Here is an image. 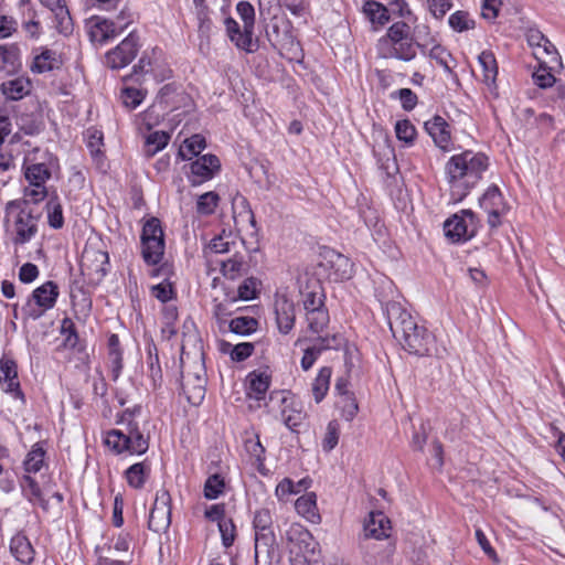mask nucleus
<instances>
[{
  "label": "nucleus",
  "instance_id": "f257e3e1",
  "mask_svg": "<svg viewBox=\"0 0 565 565\" xmlns=\"http://www.w3.org/2000/svg\"><path fill=\"white\" fill-rule=\"evenodd\" d=\"M489 167V158L482 152L466 150L454 154L444 168L450 198L455 203L462 201L482 179Z\"/></svg>",
  "mask_w": 565,
  "mask_h": 565
},
{
  "label": "nucleus",
  "instance_id": "f03ea898",
  "mask_svg": "<svg viewBox=\"0 0 565 565\" xmlns=\"http://www.w3.org/2000/svg\"><path fill=\"white\" fill-rule=\"evenodd\" d=\"M385 312L394 338L405 350L418 355L429 354L434 337L426 328L418 326L399 302H387Z\"/></svg>",
  "mask_w": 565,
  "mask_h": 565
},
{
  "label": "nucleus",
  "instance_id": "7ed1b4c3",
  "mask_svg": "<svg viewBox=\"0 0 565 565\" xmlns=\"http://www.w3.org/2000/svg\"><path fill=\"white\" fill-rule=\"evenodd\" d=\"M40 214L26 200H12L4 207V225L17 248L29 243L39 231Z\"/></svg>",
  "mask_w": 565,
  "mask_h": 565
},
{
  "label": "nucleus",
  "instance_id": "20e7f679",
  "mask_svg": "<svg viewBox=\"0 0 565 565\" xmlns=\"http://www.w3.org/2000/svg\"><path fill=\"white\" fill-rule=\"evenodd\" d=\"M134 413L125 411L121 415V424H126L125 430L113 429L107 433L105 444L116 454L128 451L131 455H142L149 448V440L140 431L138 423L132 420Z\"/></svg>",
  "mask_w": 565,
  "mask_h": 565
},
{
  "label": "nucleus",
  "instance_id": "39448f33",
  "mask_svg": "<svg viewBox=\"0 0 565 565\" xmlns=\"http://www.w3.org/2000/svg\"><path fill=\"white\" fill-rule=\"evenodd\" d=\"M58 297V288L55 282L46 281L32 292V298L22 307L26 319L36 320L44 312L54 307Z\"/></svg>",
  "mask_w": 565,
  "mask_h": 565
},
{
  "label": "nucleus",
  "instance_id": "423d86ee",
  "mask_svg": "<svg viewBox=\"0 0 565 565\" xmlns=\"http://www.w3.org/2000/svg\"><path fill=\"white\" fill-rule=\"evenodd\" d=\"M108 254L95 244H87L81 257V271L92 282L100 281L107 271Z\"/></svg>",
  "mask_w": 565,
  "mask_h": 565
},
{
  "label": "nucleus",
  "instance_id": "0eeeda50",
  "mask_svg": "<svg viewBox=\"0 0 565 565\" xmlns=\"http://www.w3.org/2000/svg\"><path fill=\"white\" fill-rule=\"evenodd\" d=\"M139 50V38L131 32L115 49L106 54V65L113 70L127 66L136 57Z\"/></svg>",
  "mask_w": 565,
  "mask_h": 565
},
{
  "label": "nucleus",
  "instance_id": "6e6552de",
  "mask_svg": "<svg viewBox=\"0 0 565 565\" xmlns=\"http://www.w3.org/2000/svg\"><path fill=\"white\" fill-rule=\"evenodd\" d=\"M445 235L454 243L467 241L475 234V214L470 210H462L461 214H455L444 225Z\"/></svg>",
  "mask_w": 565,
  "mask_h": 565
},
{
  "label": "nucleus",
  "instance_id": "1a4fd4ad",
  "mask_svg": "<svg viewBox=\"0 0 565 565\" xmlns=\"http://www.w3.org/2000/svg\"><path fill=\"white\" fill-rule=\"evenodd\" d=\"M170 494L162 489L157 492L153 505L150 510L148 527L149 530L161 533L164 532L171 523Z\"/></svg>",
  "mask_w": 565,
  "mask_h": 565
},
{
  "label": "nucleus",
  "instance_id": "9d476101",
  "mask_svg": "<svg viewBox=\"0 0 565 565\" xmlns=\"http://www.w3.org/2000/svg\"><path fill=\"white\" fill-rule=\"evenodd\" d=\"M480 206L488 213V223L491 227H498L501 224L500 218L508 210L497 185L488 188L480 199Z\"/></svg>",
  "mask_w": 565,
  "mask_h": 565
},
{
  "label": "nucleus",
  "instance_id": "9b49d317",
  "mask_svg": "<svg viewBox=\"0 0 565 565\" xmlns=\"http://www.w3.org/2000/svg\"><path fill=\"white\" fill-rule=\"evenodd\" d=\"M182 390L188 397V401L194 405H199L205 396L206 379L204 376L203 366L198 365V372L185 373L182 371Z\"/></svg>",
  "mask_w": 565,
  "mask_h": 565
},
{
  "label": "nucleus",
  "instance_id": "f8f14e48",
  "mask_svg": "<svg viewBox=\"0 0 565 565\" xmlns=\"http://www.w3.org/2000/svg\"><path fill=\"white\" fill-rule=\"evenodd\" d=\"M280 554L275 535L255 536V564L278 565Z\"/></svg>",
  "mask_w": 565,
  "mask_h": 565
},
{
  "label": "nucleus",
  "instance_id": "ddd939ff",
  "mask_svg": "<svg viewBox=\"0 0 565 565\" xmlns=\"http://www.w3.org/2000/svg\"><path fill=\"white\" fill-rule=\"evenodd\" d=\"M379 55L383 58H398L405 62L416 56V49L412 38L390 44L388 41H379Z\"/></svg>",
  "mask_w": 565,
  "mask_h": 565
},
{
  "label": "nucleus",
  "instance_id": "4468645a",
  "mask_svg": "<svg viewBox=\"0 0 565 565\" xmlns=\"http://www.w3.org/2000/svg\"><path fill=\"white\" fill-rule=\"evenodd\" d=\"M124 26H117L115 22L99 17L89 21V39L93 43L105 44L121 33Z\"/></svg>",
  "mask_w": 565,
  "mask_h": 565
},
{
  "label": "nucleus",
  "instance_id": "2eb2a0df",
  "mask_svg": "<svg viewBox=\"0 0 565 565\" xmlns=\"http://www.w3.org/2000/svg\"><path fill=\"white\" fill-rule=\"evenodd\" d=\"M221 163L216 156L204 154L191 164V182L193 185L200 184L214 177L220 170Z\"/></svg>",
  "mask_w": 565,
  "mask_h": 565
},
{
  "label": "nucleus",
  "instance_id": "dca6fc26",
  "mask_svg": "<svg viewBox=\"0 0 565 565\" xmlns=\"http://www.w3.org/2000/svg\"><path fill=\"white\" fill-rule=\"evenodd\" d=\"M391 530V521L383 512H371L363 526L364 537L377 541L388 539Z\"/></svg>",
  "mask_w": 565,
  "mask_h": 565
},
{
  "label": "nucleus",
  "instance_id": "f3484780",
  "mask_svg": "<svg viewBox=\"0 0 565 565\" xmlns=\"http://www.w3.org/2000/svg\"><path fill=\"white\" fill-rule=\"evenodd\" d=\"M276 322L279 331L284 334L290 332L295 324V305L286 296H277L274 303Z\"/></svg>",
  "mask_w": 565,
  "mask_h": 565
},
{
  "label": "nucleus",
  "instance_id": "a211bd4d",
  "mask_svg": "<svg viewBox=\"0 0 565 565\" xmlns=\"http://www.w3.org/2000/svg\"><path fill=\"white\" fill-rule=\"evenodd\" d=\"M425 129L433 138L435 145L443 151H450L452 149L449 125L443 117L435 116L426 121Z\"/></svg>",
  "mask_w": 565,
  "mask_h": 565
},
{
  "label": "nucleus",
  "instance_id": "6ab92c4d",
  "mask_svg": "<svg viewBox=\"0 0 565 565\" xmlns=\"http://www.w3.org/2000/svg\"><path fill=\"white\" fill-rule=\"evenodd\" d=\"M226 33L230 40L236 45V47L252 53L258 49V44L253 40V32H247V29L241 30L238 23L233 18L225 19Z\"/></svg>",
  "mask_w": 565,
  "mask_h": 565
},
{
  "label": "nucleus",
  "instance_id": "aec40b11",
  "mask_svg": "<svg viewBox=\"0 0 565 565\" xmlns=\"http://www.w3.org/2000/svg\"><path fill=\"white\" fill-rule=\"evenodd\" d=\"M55 18V28L60 33L68 34L73 30V22L65 0H39Z\"/></svg>",
  "mask_w": 565,
  "mask_h": 565
},
{
  "label": "nucleus",
  "instance_id": "412c9836",
  "mask_svg": "<svg viewBox=\"0 0 565 565\" xmlns=\"http://www.w3.org/2000/svg\"><path fill=\"white\" fill-rule=\"evenodd\" d=\"M395 544L386 542L385 544L374 543L367 546L365 562L369 565H392Z\"/></svg>",
  "mask_w": 565,
  "mask_h": 565
},
{
  "label": "nucleus",
  "instance_id": "4be33fe9",
  "mask_svg": "<svg viewBox=\"0 0 565 565\" xmlns=\"http://www.w3.org/2000/svg\"><path fill=\"white\" fill-rule=\"evenodd\" d=\"M31 89V81L23 76L4 81L0 86L2 95L9 100H20L28 96Z\"/></svg>",
  "mask_w": 565,
  "mask_h": 565
},
{
  "label": "nucleus",
  "instance_id": "5701e85b",
  "mask_svg": "<svg viewBox=\"0 0 565 565\" xmlns=\"http://www.w3.org/2000/svg\"><path fill=\"white\" fill-rule=\"evenodd\" d=\"M10 552L22 565H30L33 562L35 555V551L31 542L22 533H18L11 539Z\"/></svg>",
  "mask_w": 565,
  "mask_h": 565
},
{
  "label": "nucleus",
  "instance_id": "b1692460",
  "mask_svg": "<svg viewBox=\"0 0 565 565\" xmlns=\"http://www.w3.org/2000/svg\"><path fill=\"white\" fill-rule=\"evenodd\" d=\"M295 509L298 514L312 523H318L320 521V514L317 507V495L315 492H308L298 498L295 502Z\"/></svg>",
  "mask_w": 565,
  "mask_h": 565
},
{
  "label": "nucleus",
  "instance_id": "393cba45",
  "mask_svg": "<svg viewBox=\"0 0 565 565\" xmlns=\"http://www.w3.org/2000/svg\"><path fill=\"white\" fill-rule=\"evenodd\" d=\"M247 396L256 401H262L265 398L269 388L270 379L265 373L252 372L247 376Z\"/></svg>",
  "mask_w": 565,
  "mask_h": 565
},
{
  "label": "nucleus",
  "instance_id": "a878e982",
  "mask_svg": "<svg viewBox=\"0 0 565 565\" xmlns=\"http://www.w3.org/2000/svg\"><path fill=\"white\" fill-rule=\"evenodd\" d=\"M282 403L285 404L281 411L282 420L289 429L296 430L303 424L307 415L292 399L284 397Z\"/></svg>",
  "mask_w": 565,
  "mask_h": 565
},
{
  "label": "nucleus",
  "instance_id": "bb28decb",
  "mask_svg": "<svg viewBox=\"0 0 565 565\" xmlns=\"http://www.w3.org/2000/svg\"><path fill=\"white\" fill-rule=\"evenodd\" d=\"M221 264L222 273L228 279H236L248 269L246 256L244 254L235 253L233 257L223 260Z\"/></svg>",
  "mask_w": 565,
  "mask_h": 565
},
{
  "label": "nucleus",
  "instance_id": "cd10ccee",
  "mask_svg": "<svg viewBox=\"0 0 565 565\" xmlns=\"http://www.w3.org/2000/svg\"><path fill=\"white\" fill-rule=\"evenodd\" d=\"M142 257L148 265H157L161 262L164 253V239L141 241Z\"/></svg>",
  "mask_w": 565,
  "mask_h": 565
},
{
  "label": "nucleus",
  "instance_id": "c85d7f7f",
  "mask_svg": "<svg viewBox=\"0 0 565 565\" xmlns=\"http://www.w3.org/2000/svg\"><path fill=\"white\" fill-rule=\"evenodd\" d=\"M163 115L164 109L162 105L153 104L137 117V125L139 129L149 131L161 122Z\"/></svg>",
  "mask_w": 565,
  "mask_h": 565
},
{
  "label": "nucleus",
  "instance_id": "c756f323",
  "mask_svg": "<svg viewBox=\"0 0 565 565\" xmlns=\"http://www.w3.org/2000/svg\"><path fill=\"white\" fill-rule=\"evenodd\" d=\"M478 63L482 71V81L487 85H493L498 75V65L492 52L483 51L478 56Z\"/></svg>",
  "mask_w": 565,
  "mask_h": 565
},
{
  "label": "nucleus",
  "instance_id": "7c9ffc66",
  "mask_svg": "<svg viewBox=\"0 0 565 565\" xmlns=\"http://www.w3.org/2000/svg\"><path fill=\"white\" fill-rule=\"evenodd\" d=\"M150 473V466L146 462H138L130 466L126 472V479L130 487L140 489L143 487L148 476Z\"/></svg>",
  "mask_w": 565,
  "mask_h": 565
},
{
  "label": "nucleus",
  "instance_id": "2f4dec72",
  "mask_svg": "<svg viewBox=\"0 0 565 565\" xmlns=\"http://www.w3.org/2000/svg\"><path fill=\"white\" fill-rule=\"evenodd\" d=\"M431 60H435L448 74H452V70L456 66V61L452 55L438 43L431 45L426 50Z\"/></svg>",
  "mask_w": 565,
  "mask_h": 565
},
{
  "label": "nucleus",
  "instance_id": "473e14b6",
  "mask_svg": "<svg viewBox=\"0 0 565 565\" xmlns=\"http://www.w3.org/2000/svg\"><path fill=\"white\" fill-rule=\"evenodd\" d=\"M331 374V369L328 366H323L320 369L317 377L315 379L311 390L315 401L317 403H320L324 398L329 390Z\"/></svg>",
  "mask_w": 565,
  "mask_h": 565
},
{
  "label": "nucleus",
  "instance_id": "72a5a7b5",
  "mask_svg": "<svg viewBox=\"0 0 565 565\" xmlns=\"http://www.w3.org/2000/svg\"><path fill=\"white\" fill-rule=\"evenodd\" d=\"M24 175L30 185H45L51 178V171L44 163H33L25 168Z\"/></svg>",
  "mask_w": 565,
  "mask_h": 565
},
{
  "label": "nucleus",
  "instance_id": "f704fd0d",
  "mask_svg": "<svg viewBox=\"0 0 565 565\" xmlns=\"http://www.w3.org/2000/svg\"><path fill=\"white\" fill-rule=\"evenodd\" d=\"M330 348H332V345L330 344L329 339H327V338L318 339V343H315L313 345H311L305 350L302 359H301L302 370L308 371L313 365V363L316 362V360L320 355V353L323 350L330 349Z\"/></svg>",
  "mask_w": 565,
  "mask_h": 565
},
{
  "label": "nucleus",
  "instance_id": "c9c22d12",
  "mask_svg": "<svg viewBox=\"0 0 565 565\" xmlns=\"http://www.w3.org/2000/svg\"><path fill=\"white\" fill-rule=\"evenodd\" d=\"M205 146V138L202 135H193L183 141L179 154L182 159L190 160L192 157L198 156Z\"/></svg>",
  "mask_w": 565,
  "mask_h": 565
},
{
  "label": "nucleus",
  "instance_id": "e433bc0d",
  "mask_svg": "<svg viewBox=\"0 0 565 565\" xmlns=\"http://www.w3.org/2000/svg\"><path fill=\"white\" fill-rule=\"evenodd\" d=\"M244 447L246 452L249 455L250 459L259 467L264 465L265 461V447L262 445L259 440V436L254 434L253 436L245 439Z\"/></svg>",
  "mask_w": 565,
  "mask_h": 565
},
{
  "label": "nucleus",
  "instance_id": "4c0bfd02",
  "mask_svg": "<svg viewBox=\"0 0 565 565\" xmlns=\"http://www.w3.org/2000/svg\"><path fill=\"white\" fill-rule=\"evenodd\" d=\"M56 64L57 60L55 54L50 50H45L34 57L31 71L33 73L42 74L52 71Z\"/></svg>",
  "mask_w": 565,
  "mask_h": 565
},
{
  "label": "nucleus",
  "instance_id": "58836bf2",
  "mask_svg": "<svg viewBox=\"0 0 565 565\" xmlns=\"http://www.w3.org/2000/svg\"><path fill=\"white\" fill-rule=\"evenodd\" d=\"M273 519L268 509H260L254 515L255 536L274 535Z\"/></svg>",
  "mask_w": 565,
  "mask_h": 565
},
{
  "label": "nucleus",
  "instance_id": "ea45409f",
  "mask_svg": "<svg viewBox=\"0 0 565 565\" xmlns=\"http://www.w3.org/2000/svg\"><path fill=\"white\" fill-rule=\"evenodd\" d=\"M332 268H334L335 279L345 280L352 276V264L344 255L334 253L330 260Z\"/></svg>",
  "mask_w": 565,
  "mask_h": 565
},
{
  "label": "nucleus",
  "instance_id": "a19ab883",
  "mask_svg": "<svg viewBox=\"0 0 565 565\" xmlns=\"http://www.w3.org/2000/svg\"><path fill=\"white\" fill-rule=\"evenodd\" d=\"M170 136L164 131H153L146 138V152L148 156H154L162 150L169 142Z\"/></svg>",
  "mask_w": 565,
  "mask_h": 565
},
{
  "label": "nucleus",
  "instance_id": "79ce46f5",
  "mask_svg": "<svg viewBox=\"0 0 565 565\" xmlns=\"http://www.w3.org/2000/svg\"><path fill=\"white\" fill-rule=\"evenodd\" d=\"M22 488L30 502L39 503L43 509L47 508L46 502L42 498L41 489L32 477H23Z\"/></svg>",
  "mask_w": 565,
  "mask_h": 565
},
{
  "label": "nucleus",
  "instance_id": "37998d69",
  "mask_svg": "<svg viewBox=\"0 0 565 565\" xmlns=\"http://www.w3.org/2000/svg\"><path fill=\"white\" fill-rule=\"evenodd\" d=\"M258 322L252 317H237L231 320L230 329L239 335H247L256 331Z\"/></svg>",
  "mask_w": 565,
  "mask_h": 565
},
{
  "label": "nucleus",
  "instance_id": "c03bdc74",
  "mask_svg": "<svg viewBox=\"0 0 565 565\" xmlns=\"http://www.w3.org/2000/svg\"><path fill=\"white\" fill-rule=\"evenodd\" d=\"M363 10L373 23L383 25L388 21L387 9L376 1L365 2Z\"/></svg>",
  "mask_w": 565,
  "mask_h": 565
},
{
  "label": "nucleus",
  "instance_id": "a18cd8bd",
  "mask_svg": "<svg viewBox=\"0 0 565 565\" xmlns=\"http://www.w3.org/2000/svg\"><path fill=\"white\" fill-rule=\"evenodd\" d=\"M306 319L309 329L313 333H319L327 326L329 321V315L326 308L312 310L306 313Z\"/></svg>",
  "mask_w": 565,
  "mask_h": 565
},
{
  "label": "nucleus",
  "instance_id": "49530a36",
  "mask_svg": "<svg viewBox=\"0 0 565 565\" xmlns=\"http://www.w3.org/2000/svg\"><path fill=\"white\" fill-rule=\"evenodd\" d=\"M220 201V196L215 192H206L198 198L196 212L203 215L214 213Z\"/></svg>",
  "mask_w": 565,
  "mask_h": 565
},
{
  "label": "nucleus",
  "instance_id": "de8ad7c7",
  "mask_svg": "<svg viewBox=\"0 0 565 565\" xmlns=\"http://www.w3.org/2000/svg\"><path fill=\"white\" fill-rule=\"evenodd\" d=\"M224 479L215 473L207 478L204 484V497L209 500L217 499L224 491Z\"/></svg>",
  "mask_w": 565,
  "mask_h": 565
},
{
  "label": "nucleus",
  "instance_id": "09e8293b",
  "mask_svg": "<svg viewBox=\"0 0 565 565\" xmlns=\"http://www.w3.org/2000/svg\"><path fill=\"white\" fill-rule=\"evenodd\" d=\"M449 25L457 32H465L475 28V21L466 11H456L449 17Z\"/></svg>",
  "mask_w": 565,
  "mask_h": 565
},
{
  "label": "nucleus",
  "instance_id": "8fccbe9b",
  "mask_svg": "<svg viewBox=\"0 0 565 565\" xmlns=\"http://www.w3.org/2000/svg\"><path fill=\"white\" fill-rule=\"evenodd\" d=\"M409 36V26L405 22H395L393 23L386 33V36L381 39L380 41H388L390 44L403 41L408 39Z\"/></svg>",
  "mask_w": 565,
  "mask_h": 565
},
{
  "label": "nucleus",
  "instance_id": "3c124183",
  "mask_svg": "<svg viewBox=\"0 0 565 565\" xmlns=\"http://www.w3.org/2000/svg\"><path fill=\"white\" fill-rule=\"evenodd\" d=\"M44 450L39 445L33 446L31 451L28 454L24 461V468L26 472H38L43 466Z\"/></svg>",
  "mask_w": 565,
  "mask_h": 565
},
{
  "label": "nucleus",
  "instance_id": "603ef678",
  "mask_svg": "<svg viewBox=\"0 0 565 565\" xmlns=\"http://www.w3.org/2000/svg\"><path fill=\"white\" fill-rule=\"evenodd\" d=\"M236 10L243 21L244 29H247V32H254V24H255L254 7L247 1H241L237 3Z\"/></svg>",
  "mask_w": 565,
  "mask_h": 565
},
{
  "label": "nucleus",
  "instance_id": "864d4df0",
  "mask_svg": "<svg viewBox=\"0 0 565 565\" xmlns=\"http://www.w3.org/2000/svg\"><path fill=\"white\" fill-rule=\"evenodd\" d=\"M17 124L19 129L29 136L39 134L42 128V122L32 114L20 116Z\"/></svg>",
  "mask_w": 565,
  "mask_h": 565
},
{
  "label": "nucleus",
  "instance_id": "5fc2aeb1",
  "mask_svg": "<svg viewBox=\"0 0 565 565\" xmlns=\"http://www.w3.org/2000/svg\"><path fill=\"white\" fill-rule=\"evenodd\" d=\"M395 134L398 140L409 145L416 137V129L409 120H398L395 125Z\"/></svg>",
  "mask_w": 565,
  "mask_h": 565
},
{
  "label": "nucleus",
  "instance_id": "6e6d98bb",
  "mask_svg": "<svg viewBox=\"0 0 565 565\" xmlns=\"http://www.w3.org/2000/svg\"><path fill=\"white\" fill-rule=\"evenodd\" d=\"M259 281L256 278H246L237 289L238 297L242 300H252L256 298L258 292Z\"/></svg>",
  "mask_w": 565,
  "mask_h": 565
},
{
  "label": "nucleus",
  "instance_id": "4d7b16f0",
  "mask_svg": "<svg viewBox=\"0 0 565 565\" xmlns=\"http://www.w3.org/2000/svg\"><path fill=\"white\" fill-rule=\"evenodd\" d=\"M416 45L426 53V50L436 43L435 38L430 35L429 28L425 24L415 28Z\"/></svg>",
  "mask_w": 565,
  "mask_h": 565
},
{
  "label": "nucleus",
  "instance_id": "13d9d810",
  "mask_svg": "<svg viewBox=\"0 0 565 565\" xmlns=\"http://www.w3.org/2000/svg\"><path fill=\"white\" fill-rule=\"evenodd\" d=\"M163 239V231L158 218L152 217L142 227L141 241Z\"/></svg>",
  "mask_w": 565,
  "mask_h": 565
},
{
  "label": "nucleus",
  "instance_id": "bf43d9fd",
  "mask_svg": "<svg viewBox=\"0 0 565 565\" xmlns=\"http://www.w3.org/2000/svg\"><path fill=\"white\" fill-rule=\"evenodd\" d=\"M145 98V94L137 88L127 87L121 92V99L126 107L135 109Z\"/></svg>",
  "mask_w": 565,
  "mask_h": 565
},
{
  "label": "nucleus",
  "instance_id": "052dcab7",
  "mask_svg": "<svg viewBox=\"0 0 565 565\" xmlns=\"http://www.w3.org/2000/svg\"><path fill=\"white\" fill-rule=\"evenodd\" d=\"M47 218L49 224L53 228H60L63 226V213L61 204L57 201L51 200L47 202Z\"/></svg>",
  "mask_w": 565,
  "mask_h": 565
},
{
  "label": "nucleus",
  "instance_id": "680f3d73",
  "mask_svg": "<svg viewBox=\"0 0 565 565\" xmlns=\"http://www.w3.org/2000/svg\"><path fill=\"white\" fill-rule=\"evenodd\" d=\"M532 77L534 83L541 88L551 87L555 82V77L551 73V70L543 64H541L540 67L533 73Z\"/></svg>",
  "mask_w": 565,
  "mask_h": 565
},
{
  "label": "nucleus",
  "instance_id": "e2e57ef3",
  "mask_svg": "<svg viewBox=\"0 0 565 565\" xmlns=\"http://www.w3.org/2000/svg\"><path fill=\"white\" fill-rule=\"evenodd\" d=\"M339 441V425L337 422H330L327 427V433L322 441V447L326 451L332 450Z\"/></svg>",
  "mask_w": 565,
  "mask_h": 565
},
{
  "label": "nucleus",
  "instance_id": "0e129e2a",
  "mask_svg": "<svg viewBox=\"0 0 565 565\" xmlns=\"http://www.w3.org/2000/svg\"><path fill=\"white\" fill-rule=\"evenodd\" d=\"M218 530L224 546L230 547L235 540V525L231 519L220 520Z\"/></svg>",
  "mask_w": 565,
  "mask_h": 565
},
{
  "label": "nucleus",
  "instance_id": "69168bd1",
  "mask_svg": "<svg viewBox=\"0 0 565 565\" xmlns=\"http://www.w3.org/2000/svg\"><path fill=\"white\" fill-rule=\"evenodd\" d=\"M299 490L296 489L294 481L289 478L282 479L276 487L275 494L280 501H285L288 499L290 494L298 493Z\"/></svg>",
  "mask_w": 565,
  "mask_h": 565
},
{
  "label": "nucleus",
  "instance_id": "338daca9",
  "mask_svg": "<svg viewBox=\"0 0 565 565\" xmlns=\"http://www.w3.org/2000/svg\"><path fill=\"white\" fill-rule=\"evenodd\" d=\"M47 195L45 185H30L24 189V199L28 203H38L43 201Z\"/></svg>",
  "mask_w": 565,
  "mask_h": 565
},
{
  "label": "nucleus",
  "instance_id": "774afa93",
  "mask_svg": "<svg viewBox=\"0 0 565 565\" xmlns=\"http://www.w3.org/2000/svg\"><path fill=\"white\" fill-rule=\"evenodd\" d=\"M29 20L22 23V29L32 39L38 38L41 33L40 22L36 20V12L32 9L28 11Z\"/></svg>",
  "mask_w": 565,
  "mask_h": 565
}]
</instances>
